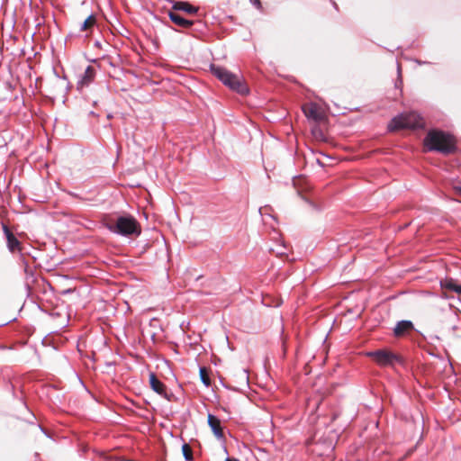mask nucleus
Here are the masks:
<instances>
[{
  "instance_id": "nucleus-1",
  "label": "nucleus",
  "mask_w": 461,
  "mask_h": 461,
  "mask_svg": "<svg viewBox=\"0 0 461 461\" xmlns=\"http://www.w3.org/2000/svg\"><path fill=\"white\" fill-rule=\"evenodd\" d=\"M424 145L429 151L449 154L456 150L455 138L442 131H429L424 139Z\"/></svg>"
},
{
  "instance_id": "nucleus-2",
  "label": "nucleus",
  "mask_w": 461,
  "mask_h": 461,
  "mask_svg": "<svg viewBox=\"0 0 461 461\" xmlns=\"http://www.w3.org/2000/svg\"><path fill=\"white\" fill-rule=\"evenodd\" d=\"M211 71L213 76L231 90L236 91L240 95H246L249 93V89L245 83L237 75L230 72L225 68L212 65Z\"/></svg>"
},
{
  "instance_id": "nucleus-3",
  "label": "nucleus",
  "mask_w": 461,
  "mask_h": 461,
  "mask_svg": "<svg viewBox=\"0 0 461 461\" xmlns=\"http://www.w3.org/2000/svg\"><path fill=\"white\" fill-rule=\"evenodd\" d=\"M111 231L122 236H139L141 232L140 226L132 216H120L115 222L106 223Z\"/></svg>"
},
{
  "instance_id": "nucleus-4",
  "label": "nucleus",
  "mask_w": 461,
  "mask_h": 461,
  "mask_svg": "<svg viewBox=\"0 0 461 461\" xmlns=\"http://www.w3.org/2000/svg\"><path fill=\"white\" fill-rule=\"evenodd\" d=\"M424 126L423 118L415 112L404 113L394 117L388 125L390 131L399 129H415Z\"/></svg>"
},
{
  "instance_id": "nucleus-5",
  "label": "nucleus",
  "mask_w": 461,
  "mask_h": 461,
  "mask_svg": "<svg viewBox=\"0 0 461 461\" xmlns=\"http://www.w3.org/2000/svg\"><path fill=\"white\" fill-rule=\"evenodd\" d=\"M366 355L373 358L380 366H393L395 363L401 361V358L398 355L387 349L371 351Z\"/></svg>"
},
{
  "instance_id": "nucleus-6",
  "label": "nucleus",
  "mask_w": 461,
  "mask_h": 461,
  "mask_svg": "<svg viewBox=\"0 0 461 461\" xmlns=\"http://www.w3.org/2000/svg\"><path fill=\"white\" fill-rule=\"evenodd\" d=\"M304 115L315 122H319L324 119L321 108L315 103H308L303 106Z\"/></svg>"
},
{
  "instance_id": "nucleus-7",
  "label": "nucleus",
  "mask_w": 461,
  "mask_h": 461,
  "mask_svg": "<svg viewBox=\"0 0 461 461\" xmlns=\"http://www.w3.org/2000/svg\"><path fill=\"white\" fill-rule=\"evenodd\" d=\"M95 77V69L92 66H87L85 72L80 76L77 81V88L82 89L88 86Z\"/></svg>"
},
{
  "instance_id": "nucleus-8",
  "label": "nucleus",
  "mask_w": 461,
  "mask_h": 461,
  "mask_svg": "<svg viewBox=\"0 0 461 461\" xmlns=\"http://www.w3.org/2000/svg\"><path fill=\"white\" fill-rule=\"evenodd\" d=\"M149 384L151 389L162 397L170 400L169 395L167 393L165 384L158 379L154 373L149 374Z\"/></svg>"
},
{
  "instance_id": "nucleus-9",
  "label": "nucleus",
  "mask_w": 461,
  "mask_h": 461,
  "mask_svg": "<svg viewBox=\"0 0 461 461\" xmlns=\"http://www.w3.org/2000/svg\"><path fill=\"white\" fill-rule=\"evenodd\" d=\"M208 425L213 432L214 436L218 439H222L224 438L223 430L221 425V420L216 416L209 413L208 414Z\"/></svg>"
},
{
  "instance_id": "nucleus-10",
  "label": "nucleus",
  "mask_w": 461,
  "mask_h": 461,
  "mask_svg": "<svg viewBox=\"0 0 461 461\" xmlns=\"http://www.w3.org/2000/svg\"><path fill=\"white\" fill-rule=\"evenodd\" d=\"M169 18L170 20L176 25L183 27V28H189L193 25V22L185 19L182 17L179 14L176 12H170L169 13Z\"/></svg>"
},
{
  "instance_id": "nucleus-11",
  "label": "nucleus",
  "mask_w": 461,
  "mask_h": 461,
  "mask_svg": "<svg viewBox=\"0 0 461 461\" xmlns=\"http://www.w3.org/2000/svg\"><path fill=\"white\" fill-rule=\"evenodd\" d=\"M413 328V324L411 321H401L397 322L393 333L395 336L400 337L402 336L408 330H411Z\"/></svg>"
},
{
  "instance_id": "nucleus-12",
  "label": "nucleus",
  "mask_w": 461,
  "mask_h": 461,
  "mask_svg": "<svg viewBox=\"0 0 461 461\" xmlns=\"http://www.w3.org/2000/svg\"><path fill=\"white\" fill-rule=\"evenodd\" d=\"M4 231L7 239V245L11 251H14L19 247V240L9 230L8 227L4 225Z\"/></svg>"
},
{
  "instance_id": "nucleus-13",
  "label": "nucleus",
  "mask_w": 461,
  "mask_h": 461,
  "mask_svg": "<svg viewBox=\"0 0 461 461\" xmlns=\"http://www.w3.org/2000/svg\"><path fill=\"white\" fill-rule=\"evenodd\" d=\"M261 300L262 303L267 307H278L282 303L281 299L268 294H262Z\"/></svg>"
},
{
  "instance_id": "nucleus-14",
  "label": "nucleus",
  "mask_w": 461,
  "mask_h": 461,
  "mask_svg": "<svg viewBox=\"0 0 461 461\" xmlns=\"http://www.w3.org/2000/svg\"><path fill=\"white\" fill-rule=\"evenodd\" d=\"M173 9L177 11H184L191 14H195L198 10L196 7L191 5L187 2H176L173 5Z\"/></svg>"
},
{
  "instance_id": "nucleus-15",
  "label": "nucleus",
  "mask_w": 461,
  "mask_h": 461,
  "mask_svg": "<svg viewBox=\"0 0 461 461\" xmlns=\"http://www.w3.org/2000/svg\"><path fill=\"white\" fill-rule=\"evenodd\" d=\"M447 298L448 296L447 295L445 291L441 290L440 294L435 297L437 301L436 303H438L442 310H444L447 307H450L451 304L447 303Z\"/></svg>"
},
{
  "instance_id": "nucleus-16",
  "label": "nucleus",
  "mask_w": 461,
  "mask_h": 461,
  "mask_svg": "<svg viewBox=\"0 0 461 461\" xmlns=\"http://www.w3.org/2000/svg\"><path fill=\"white\" fill-rule=\"evenodd\" d=\"M96 19L95 17L91 14L89 15L84 23L81 24L80 30L81 31H87L91 29L95 24Z\"/></svg>"
},
{
  "instance_id": "nucleus-17",
  "label": "nucleus",
  "mask_w": 461,
  "mask_h": 461,
  "mask_svg": "<svg viewBox=\"0 0 461 461\" xmlns=\"http://www.w3.org/2000/svg\"><path fill=\"white\" fill-rule=\"evenodd\" d=\"M200 378L205 386L211 385V379H210V377L207 374V371L204 367L200 368Z\"/></svg>"
},
{
  "instance_id": "nucleus-18",
  "label": "nucleus",
  "mask_w": 461,
  "mask_h": 461,
  "mask_svg": "<svg viewBox=\"0 0 461 461\" xmlns=\"http://www.w3.org/2000/svg\"><path fill=\"white\" fill-rule=\"evenodd\" d=\"M270 250L275 252L276 255L282 256L286 254L287 249L285 244L281 242L280 244H277L276 248H271Z\"/></svg>"
},
{
  "instance_id": "nucleus-19",
  "label": "nucleus",
  "mask_w": 461,
  "mask_h": 461,
  "mask_svg": "<svg viewBox=\"0 0 461 461\" xmlns=\"http://www.w3.org/2000/svg\"><path fill=\"white\" fill-rule=\"evenodd\" d=\"M182 452L186 460H191L193 458L192 449L187 444H184L182 447Z\"/></svg>"
},
{
  "instance_id": "nucleus-20",
  "label": "nucleus",
  "mask_w": 461,
  "mask_h": 461,
  "mask_svg": "<svg viewBox=\"0 0 461 461\" xmlns=\"http://www.w3.org/2000/svg\"><path fill=\"white\" fill-rule=\"evenodd\" d=\"M397 72H398V79L395 83V86L396 87H401L402 84V77H401V67L400 65L398 64L397 65Z\"/></svg>"
},
{
  "instance_id": "nucleus-21",
  "label": "nucleus",
  "mask_w": 461,
  "mask_h": 461,
  "mask_svg": "<svg viewBox=\"0 0 461 461\" xmlns=\"http://www.w3.org/2000/svg\"><path fill=\"white\" fill-rule=\"evenodd\" d=\"M440 285H441V288H444L442 282H440ZM445 288H449V289H452V288H461V285H454L452 283H449V284H447L445 286Z\"/></svg>"
},
{
  "instance_id": "nucleus-22",
  "label": "nucleus",
  "mask_w": 461,
  "mask_h": 461,
  "mask_svg": "<svg viewBox=\"0 0 461 461\" xmlns=\"http://www.w3.org/2000/svg\"><path fill=\"white\" fill-rule=\"evenodd\" d=\"M250 2L256 5L257 7L260 6V1L259 0H250Z\"/></svg>"
},
{
  "instance_id": "nucleus-23",
  "label": "nucleus",
  "mask_w": 461,
  "mask_h": 461,
  "mask_svg": "<svg viewBox=\"0 0 461 461\" xmlns=\"http://www.w3.org/2000/svg\"><path fill=\"white\" fill-rule=\"evenodd\" d=\"M225 461H240V460H239V459H237V458H234V457H227V458L225 459Z\"/></svg>"
},
{
  "instance_id": "nucleus-24",
  "label": "nucleus",
  "mask_w": 461,
  "mask_h": 461,
  "mask_svg": "<svg viewBox=\"0 0 461 461\" xmlns=\"http://www.w3.org/2000/svg\"><path fill=\"white\" fill-rule=\"evenodd\" d=\"M95 45L98 48H101V43L99 41H95Z\"/></svg>"
},
{
  "instance_id": "nucleus-25",
  "label": "nucleus",
  "mask_w": 461,
  "mask_h": 461,
  "mask_svg": "<svg viewBox=\"0 0 461 461\" xmlns=\"http://www.w3.org/2000/svg\"><path fill=\"white\" fill-rule=\"evenodd\" d=\"M43 294H47L48 290L46 289H43V290H41Z\"/></svg>"
},
{
  "instance_id": "nucleus-26",
  "label": "nucleus",
  "mask_w": 461,
  "mask_h": 461,
  "mask_svg": "<svg viewBox=\"0 0 461 461\" xmlns=\"http://www.w3.org/2000/svg\"><path fill=\"white\" fill-rule=\"evenodd\" d=\"M71 291H72V290H70V289L64 290V294H66V293H69V292H71Z\"/></svg>"
},
{
  "instance_id": "nucleus-27",
  "label": "nucleus",
  "mask_w": 461,
  "mask_h": 461,
  "mask_svg": "<svg viewBox=\"0 0 461 461\" xmlns=\"http://www.w3.org/2000/svg\"><path fill=\"white\" fill-rule=\"evenodd\" d=\"M458 194L461 195V187L457 188Z\"/></svg>"
},
{
  "instance_id": "nucleus-28",
  "label": "nucleus",
  "mask_w": 461,
  "mask_h": 461,
  "mask_svg": "<svg viewBox=\"0 0 461 461\" xmlns=\"http://www.w3.org/2000/svg\"><path fill=\"white\" fill-rule=\"evenodd\" d=\"M455 292L458 293V294H461V289H458V290H454Z\"/></svg>"
},
{
  "instance_id": "nucleus-29",
  "label": "nucleus",
  "mask_w": 461,
  "mask_h": 461,
  "mask_svg": "<svg viewBox=\"0 0 461 461\" xmlns=\"http://www.w3.org/2000/svg\"><path fill=\"white\" fill-rule=\"evenodd\" d=\"M329 448H330V449L332 448V444L331 443L329 445Z\"/></svg>"
}]
</instances>
